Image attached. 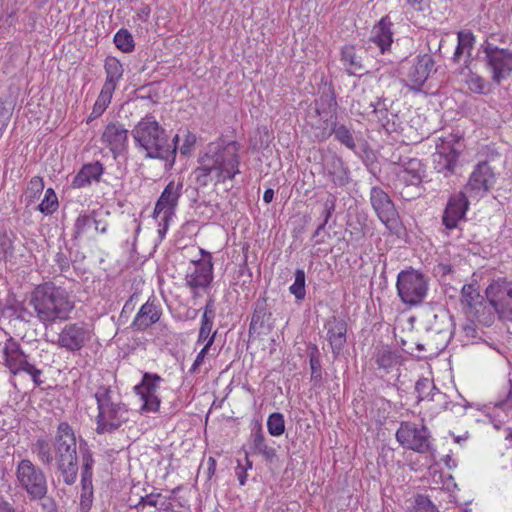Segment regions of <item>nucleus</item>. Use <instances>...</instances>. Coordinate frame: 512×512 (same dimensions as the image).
Segmentation results:
<instances>
[{"label":"nucleus","mask_w":512,"mask_h":512,"mask_svg":"<svg viewBox=\"0 0 512 512\" xmlns=\"http://www.w3.org/2000/svg\"><path fill=\"white\" fill-rule=\"evenodd\" d=\"M4 365L9 369L13 375L25 373L30 376L35 386H40L44 383L41 379L43 374L42 369L38 368L34 362L31 361L20 343L14 338L9 337L4 342L2 347Z\"/></svg>","instance_id":"nucleus-6"},{"label":"nucleus","mask_w":512,"mask_h":512,"mask_svg":"<svg viewBox=\"0 0 512 512\" xmlns=\"http://www.w3.org/2000/svg\"><path fill=\"white\" fill-rule=\"evenodd\" d=\"M370 201L380 221L391 229L397 222L398 215L389 195L380 187H372Z\"/></svg>","instance_id":"nucleus-23"},{"label":"nucleus","mask_w":512,"mask_h":512,"mask_svg":"<svg viewBox=\"0 0 512 512\" xmlns=\"http://www.w3.org/2000/svg\"><path fill=\"white\" fill-rule=\"evenodd\" d=\"M323 175L335 187H343L350 181V171L342 158L331 154L323 159Z\"/></svg>","instance_id":"nucleus-27"},{"label":"nucleus","mask_w":512,"mask_h":512,"mask_svg":"<svg viewBox=\"0 0 512 512\" xmlns=\"http://www.w3.org/2000/svg\"><path fill=\"white\" fill-rule=\"evenodd\" d=\"M114 43L124 53H130L135 48L133 36L127 29H120L116 32Z\"/></svg>","instance_id":"nucleus-42"},{"label":"nucleus","mask_w":512,"mask_h":512,"mask_svg":"<svg viewBox=\"0 0 512 512\" xmlns=\"http://www.w3.org/2000/svg\"><path fill=\"white\" fill-rule=\"evenodd\" d=\"M458 158L459 152L454 148L452 141L440 138L433 154L435 170L444 176L452 175L455 172Z\"/></svg>","instance_id":"nucleus-22"},{"label":"nucleus","mask_w":512,"mask_h":512,"mask_svg":"<svg viewBox=\"0 0 512 512\" xmlns=\"http://www.w3.org/2000/svg\"><path fill=\"white\" fill-rule=\"evenodd\" d=\"M93 226L97 232L105 234L108 230V224L102 220L93 219Z\"/></svg>","instance_id":"nucleus-61"},{"label":"nucleus","mask_w":512,"mask_h":512,"mask_svg":"<svg viewBox=\"0 0 512 512\" xmlns=\"http://www.w3.org/2000/svg\"><path fill=\"white\" fill-rule=\"evenodd\" d=\"M341 62L349 75L362 74L365 70L361 58L356 54L354 46H344L341 53Z\"/></svg>","instance_id":"nucleus-35"},{"label":"nucleus","mask_w":512,"mask_h":512,"mask_svg":"<svg viewBox=\"0 0 512 512\" xmlns=\"http://www.w3.org/2000/svg\"><path fill=\"white\" fill-rule=\"evenodd\" d=\"M59 207L58 197L52 188L45 191L44 198L37 206V209L45 216L52 215Z\"/></svg>","instance_id":"nucleus-41"},{"label":"nucleus","mask_w":512,"mask_h":512,"mask_svg":"<svg viewBox=\"0 0 512 512\" xmlns=\"http://www.w3.org/2000/svg\"><path fill=\"white\" fill-rule=\"evenodd\" d=\"M44 181L39 176H34L28 183L26 190L27 204L30 205L43 192Z\"/></svg>","instance_id":"nucleus-45"},{"label":"nucleus","mask_w":512,"mask_h":512,"mask_svg":"<svg viewBox=\"0 0 512 512\" xmlns=\"http://www.w3.org/2000/svg\"><path fill=\"white\" fill-rule=\"evenodd\" d=\"M129 131L120 122L107 124L101 135V142L110 150L114 159L128 151Z\"/></svg>","instance_id":"nucleus-21"},{"label":"nucleus","mask_w":512,"mask_h":512,"mask_svg":"<svg viewBox=\"0 0 512 512\" xmlns=\"http://www.w3.org/2000/svg\"><path fill=\"white\" fill-rule=\"evenodd\" d=\"M457 47L453 54V61L460 63L463 59L466 64L471 58V52L475 43V36L471 31L463 30L457 33Z\"/></svg>","instance_id":"nucleus-34"},{"label":"nucleus","mask_w":512,"mask_h":512,"mask_svg":"<svg viewBox=\"0 0 512 512\" xmlns=\"http://www.w3.org/2000/svg\"><path fill=\"white\" fill-rule=\"evenodd\" d=\"M162 377L156 373L144 372L142 380L134 387V391L139 396L142 405L140 412L142 414L157 413L160 409L161 400L158 396Z\"/></svg>","instance_id":"nucleus-16"},{"label":"nucleus","mask_w":512,"mask_h":512,"mask_svg":"<svg viewBox=\"0 0 512 512\" xmlns=\"http://www.w3.org/2000/svg\"><path fill=\"white\" fill-rule=\"evenodd\" d=\"M213 269L214 264L209 257L190 262L185 274V285L194 298L209 292L214 279Z\"/></svg>","instance_id":"nucleus-13"},{"label":"nucleus","mask_w":512,"mask_h":512,"mask_svg":"<svg viewBox=\"0 0 512 512\" xmlns=\"http://www.w3.org/2000/svg\"><path fill=\"white\" fill-rule=\"evenodd\" d=\"M373 360L377 365V369L384 374L391 373L401 364V356L388 346L377 347Z\"/></svg>","instance_id":"nucleus-32"},{"label":"nucleus","mask_w":512,"mask_h":512,"mask_svg":"<svg viewBox=\"0 0 512 512\" xmlns=\"http://www.w3.org/2000/svg\"><path fill=\"white\" fill-rule=\"evenodd\" d=\"M501 412H507V413L512 412V404L509 401H505V402H502L501 404H499L498 406H496V408L494 410L495 416L500 417Z\"/></svg>","instance_id":"nucleus-60"},{"label":"nucleus","mask_w":512,"mask_h":512,"mask_svg":"<svg viewBox=\"0 0 512 512\" xmlns=\"http://www.w3.org/2000/svg\"><path fill=\"white\" fill-rule=\"evenodd\" d=\"M93 219L87 214H80L74 223V237L81 238L85 236L93 226Z\"/></svg>","instance_id":"nucleus-46"},{"label":"nucleus","mask_w":512,"mask_h":512,"mask_svg":"<svg viewBox=\"0 0 512 512\" xmlns=\"http://www.w3.org/2000/svg\"><path fill=\"white\" fill-rule=\"evenodd\" d=\"M337 101L332 91L323 92L315 101V112L318 117L311 122L313 135L318 141H324L331 136L330 126L336 120Z\"/></svg>","instance_id":"nucleus-12"},{"label":"nucleus","mask_w":512,"mask_h":512,"mask_svg":"<svg viewBox=\"0 0 512 512\" xmlns=\"http://www.w3.org/2000/svg\"><path fill=\"white\" fill-rule=\"evenodd\" d=\"M179 488L171 490L170 495H163L162 493L152 492L144 497L136 505V508L141 512H152L154 509L157 512H172L174 494Z\"/></svg>","instance_id":"nucleus-29"},{"label":"nucleus","mask_w":512,"mask_h":512,"mask_svg":"<svg viewBox=\"0 0 512 512\" xmlns=\"http://www.w3.org/2000/svg\"><path fill=\"white\" fill-rule=\"evenodd\" d=\"M265 315H266L265 306L264 305L257 306V308L255 309L253 316H252L251 326L256 325L258 323L260 324V326H262L263 322H264Z\"/></svg>","instance_id":"nucleus-58"},{"label":"nucleus","mask_w":512,"mask_h":512,"mask_svg":"<svg viewBox=\"0 0 512 512\" xmlns=\"http://www.w3.org/2000/svg\"><path fill=\"white\" fill-rule=\"evenodd\" d=\"M253 467V462L249 459L248 454L245 455L243 460H237V466L235 468V475L241 486L247 482V472Z\"/></svg>","instance_id":"nucleus-48"},{"label":"nucleus","mask_w":512,"mask_h":512,"mask_svg":"<svg viewBox=\"0 0 512 512\" xmlns=\"http://www.w3.org/2000/svg\"><path fill=\"white\" fill-rule=\"evenodd\" d=\"M18 487L23 489L31 500H41L48 492V483L43 470L28 459L21 460L16 467Z\"/></svg>","instance_id":"nucleus-10"},{"label":"nucleus","mask_w":512,"mask_h":512,"mask_svg":"<svg viewBox=\"0 0 512 512\" xmlns=\"http://www.w3.org/2000/svg\"><path fill=\"white\" fill-rule=\"evenodd\" d=\"M105 171L103 164L99 161L84 164L72 180L73 188H85L93 182H100Z\"/></svg>","instance_id":"nucleus-30"},{"label":"nucleus","mask_w":512,"mask_h":512,"mask_svg":"<svg viewBox=\"0 0 512 512\" xmlns=\"http://www.w3.org/2000/svg\"><path fill=\"white\" fill-rule=\"evenodd\" d=\"M430 0H407V3L415 10L423 11L429 5Z\"/></svg>","instance_id":"nucleus-59"},{"label":"nucleus","mask_w":512,"mask_h":512,"mask_svg":"<svg viewBox=\"0 0 512 512\" xmlns=\"http://www.w3.org/2000/svg\"><path fill=\"white\" fill-rule=\"evenodd\" d=\"M436 389L435 385L428 379H420L416 382L415 390L418 394L419 401L429 399L431 393Z\"/></svg>","instance_id":"nucleus-50"},{"label":"nucleus","mask_w":512,"mask_h":512,"mask_svg":"<svg viewBox=\"0 0 512 512\" xmlns=\"http://www.w3.org/2000/svg\"><path fill=\"white\" fill-rule=\"evenodd\" d=\"M495 182L496 177L491 166L487 162H481L472 171L465 189L471 197L482 198L493 188Z\"/></svg>","instance_id":"nucleus-18"},{"label":"nucleus","mask_w":512,"mask_h":512,"mask_svg":"<svg viewBox=\"0 0 512 512\" xmlns=\"http://www.w3.org/2000/svg\"><path fill=\"white\" fill-rule=\"evenodd\" d=\"M240 148L237 141L222 138L209 143L204 153L199 156V165L193 172L196 184L206 187L213 178L216 183L233 180L240 174Z\"/></svg>","instance_id":"nucleus-1"},{"label":"nucleus","mask_w":512,"mask_h":512,"mask_svg":"<svg viewBox=\"0 0 512 512\" xmlns=\"http://www.w3.org/2000/svg\"><path fill=\"white\" fill-rule=\"evenodd\" d=\"M252 448L268 461L273 460L276 456V450L267 445L260 427L252 434Z\"/></svg>","instance_id":"nucleus-37"},{"label":"nucleus","mask_w":512,"mask_h":512,"mask_svg":"<svg viewBox=\"0 0 512 512\" xmlns=\"http://www.w3.org/2000/svg\"><path fill=\"white\" fill-rule=\"evenodd\" d=\"M105 81L94 103L88 122L100 117L111 103L112 96L123 78L122 63L113 56L106 57L104 61Z\"/></svg>","instance_id":"nucleus-9"},{"label":"nucleus","mask_w":512,"mask_h":512,"mask_svg":"<svg viewBox=\"0 0 512 512\" xmlns=\"http://www.w3.org/2000/svg\"><path fill=\"white\" fill-rule=\"evenodd\" d=\"M434 66V61L429 55L418 57L412 64L403 79L404 85L414 92H420Z\"/></svg>","instance_id":"nucleus-25"},{"label":"nucleus","mask_w":512,"mask_h":512,"mask_svg":"<svg viewBox=\"0 0 512 512\" xmlns=\"http://www.w3.org/2000/svg\"><path fill=\"white\" fill-rule=\"evenodd\" d=\"M94 335L93 327L86 322L65 325L58 335L57 344L70 352L81 350Z\"/></svg>","instance_id":"nucleus-17"},{"label":"nucleus","mask_w":512,"mask_h":512,"mask_svg":"<svg viewBox=\"0 0 512 512\" xmlns=\"http://www.w3.org/2000/svg\"><path fill=\"white\" fill-rule=\"evenodd\" d=\"M397 441L406 449L427 453L432 449L431 434L427 427L402 422L396 432Z\"/></svg>","instance_id":"nucleus-15"},{"label":"nucleus","mask_w":512,"mask_h":512,"mask_svg":"<svg viewBox=\"0 0 512 512\" xmlns=\"http://www.w3.org/2000/svg\"><path fill=\"white\" fill-rule=\"evenodd\" d=\"M163 314L162 306L155 296H151L136 313L131 328L135 331H145L156 324Z\"/></svg>","instance_id":"nucleus-26"},{"label":"nucleus","mask_w":512,"mask_h":512,"mask_svg":"<svg viewBox=\"0 0 512 512\" xmlns=\"http://www.w3.org/2000/svg\"><path fill=\"white\" fill-rule=\"evenodd\" d=\"M309 364L311 369V380L317 384L322 379V369L316 346H314L310 352Z\"/></svg>","instance_id":"nucleus-47"},{"label":"nucleus","mask_w":512,"mask_h":512,"mask_svg":"<svg viewBox=\"0 0 512 512\" xmlns=\"http://www.w3.org/2000/svg\"><path fill=\"white\" fill-rule=\"evenodd\" d=\"M410 512H439L431 500L423 495H418L415 498L414 504Z\"/></svg>","instance_id":"nucleus-51"},{"label":"nucleus","mask_w":512,"mask_h":512,"mask_svg":"<svg viewBox=\"0 0 512 512\" xmlns=\"http://www.w3.org/2000/svg\"><path fill=\"white\" fill-rule=\"evenodd\" d=\"M370 42L375 44L381 51L385 53L391 47L393 42L392 22L388 16H384L373 27L371 31Z\"/></svg>","instance_id":"nucleus-31"},{"label":"nucleus","mask_w":512,"mask_h":512,"mask_svg":"<svg viewBox=\"0 0 512 512\" xmlns=\"http://www.w3.org/2000/svg\"><path fill=\"white\" fill-rule=\"evenodd\" d=\"M29 305L35 317L45 326L67 320L75 308L72 293L52 282L38 285L31 293Z\"/></svg>","instance_id":"nucleus-3"},{"label":"nucleus","mask_w":512,"mask_h":512,"mask_svg":"<svg viewBox=\"0 0 512 512\" xmlns=\"http://www.w3.org/2000/svg\"><path fill=\"white\" fill-rule=\"evenodd\" d=\"M214 320V311L212 306V301H208L205 305L204 312L201 318V326L199 329V334L197 338V344L206 343L211 338L212 334L211 330L213 327Z\"/></svg>","instance_id":"nucleus-36"},{"label":"nucleus","mask_w":512,"mask_h":512,"mask_svg":"<svg viewBox=\"0 0 512 512\" xmlns=\"http://www.w3.org/2000/svg\"><path fill=\"white\" fill-rule=\"evenodd\" d=\"M484 62L491 80L500 84L512 76V51L486 42L483 45Z\"/></svg>","instance_id":"nucleus-11"},{"label":"nucleus","mask_w":512,"mask_h":512,"mask_svg":"<svg viewBox=\"0 0 512 512\" xmlns=\"http://www.w3.org/2000/svg\"><path fill=\"white\" fill-rule=\"evenodd\" d=\"M134 146L146 159H158L165 162L170 170L175 164V148L169 147V136L165 128L152 114L142 117L132 128Z\"/></svg>","instance_id":"nucleus-2"},{"label":"nucleus","mask_w":512,"mask_h":512,"mask_svg":"<svg viewBox=\"0 0 512 512\" xmlns=\"http://www.w3.org/2000/svg\"><path fill=\"white\" fill-rule=\"evenodd\" d=\"M0 512H15L14 508L7 502L0 503Z\"/></svg>","instance_id":"nucleus-64"},{"label":"nucleus","mask_w":512,"mask_h":512,"mask_svg":"<svg viewBox=\"0 0 512 512\" xmlns=\"http://www.w3.org/2000/svg\"><path fill=\"white\" fill-rule=\"evenodd\" d=\"M331 134L335 135L337 141L346 146L350 150H355L356 144L354 141V137L350 129L343 124H336L334 121L332 126H330Z\"/></svg>","instance_id":"nucleus-38"},{"label":"nucleus","mask_w":512,"mask_h":512,"mask_svg":"<svg viewBox=\"0 0 512 512\" xmlns=\"http://www.w3.org/2000/svg\"><path fill=\"white\" fill-rule=\"evenodd\" d=\"M396 289L400 300L405 305L418 306L427 296L429 280L425 274L409 268L398 273Z\"/></svg>","instance_id":"nucleus-7"},{"label":"nucleus","mask_w":512,"mask_h":512,"mask_svg":"<svg viewBox=\"0 0 512 512\" xmlns=\"http://www.w3.org/2000/svg\"><path fill=\"white\" fill-rule=\"evenodd\" d=\"M215 336H216V331L213 332L211 338L209 339L208 342H206L204 344V347L200 350V352L197 354L189 372L190 373H196L198 371V369L200 368V366L203 364L204 362V358L205 356L207 355L210 347L213 345L214 343V340H215Z\"/></svg>","instance_id":"nucleus-53"},{"label":"nucleus","mask_w":512,"mask_h":512,"mask_svg":"<svg viewBox=\"0 0 512 512\" xmlns=\"http://www.w3.org/2000/svg\"><path fill=\"white\" fill-rule=\"evenodd\" d=\"M425 172V166L420 159L409 158L403 160L395 170L397 177L394 184L395 189H398L400 185H419L425 176Z\"/></svg>","instance_id":"nucleus-24"},{"label":"nucleus","mask_w":512,"mask_h":512,"mask_svg":"<svg viewBox=\"0 0 512 512\" xmlns=\"http://www.w3.org/2000/svg\"><path fill=\"white\" fill-rule=\"evenodd\" d=\"M467 84L469 86V89L472 92L479 93V94L484 92L485 80L478 75L471 74L469 76V79H467Z\"/></svg>","instance_id":"nucleus-56"},{"label":"nucleus","mask_w":512,"mask_h":512,"mask_svg":"<svg viewBox=\"0 0 512 512\" xmlns=\"http://www.w3.org/2000/svg\"><path fill=\"white\" fill-rule=\"evenodd\" d=\"M482 300L478 289L473 284H465L462 287L461 302L467 307V313L478 321H481L479 311L482 307Z\"/></svg>","instance_id":"nucleus-33"},{"label":"nucleus","mask_w":512,"mask_h":512,"mask_svg":"<svg viewBox=\"0 0 512 512\" xmlns=\"http://www.w3.org/2000/svg\"><path fill=\"white\" fill-rule=\"evenodd\" d=\"M273 198H274V190L271 188L266 189L263 194V201L268 204V203L272 202Z\"/></svg>","instance_id":"nucleus-63"},{"label":"nucleus","mask_w":512,"mask_h":512,"mask_svg":"<svg viewBox=\"0 0 512 512\" xmlns=\"http://www.w3.org/2000/svg\"><path fill=\"white\" fill-rule=\"evenodd\" d=\"M428 401L432 402V409L436 411L446 410L449 408V400L445 393H442L437 388L431 393Z\"/></svg>","instance_id":"nucleus-52"},{"label":"nucleus","mask_w":512,"mask_h":512,"mask_svg":"<svg viewBox=\"0 0 512 512\" xmlns=\"http://www.w3.org/2000/svg\"><path fill=\"white\" fill-rule=\"evenodd\" d=\"M336 201L337 198L333 194H329L327 199L323 203V211H322V217L323 222L319 225V229H324L325 226L328 224L329 220L331 219L335 208H336Z\"/></svg>","instance_id":"nucleus-49"},{"label":"nucleus","mask_w":512,"mask_h":512,"mask_svg":"<svg viewBox=\"0 0 512 512\" xmlns=\"http://www.w3.org/2000/svg\"><path fill=\"white\" fill-rule=\"evenodd\" d=\"M56 467L63 478V482L71 486L78 476L77 443L74 430L67 422L59 423L55 435Z\"/></svg>","instance_id":"nucleus-5"},{"label":"nucleus","mask_w":512,"mask_h":512,"mask_svg":"<svg viewBox=\"0 0 512 512\" xmlns=\"http://www.w3.org/2000/svg\"><path fill=\"white\" fill-rule=\"evenodd\" d=\"M196 141H197L196 134L189 130H185L184 134H183V143L179 147L180 153L184 156L191 155V153L194 149V146L196 144Z\"/></svg>","instance_id":"nucleus-54"},{"label":"nucleus","mask_w":512,"mask_h":512,"mask_svg":"<svg viewBox=\"0 0 512 512\" xmlns=\"http://www.w3.org/2000/svg\"><path fill=\"white\" fill-rule=\"evenodd\" d=\"M267 429L271 436H281L285 431L284 416L278 412L270 414L267 419Z\"/></svg>","instance_id":"nucleus-43"},{"label":"nucleus","mask_w":512,"mask_h":512,"mask_svg":"<svg viewBox=\"0 0 512 512\" xmlns=\"http://www.w3.org/2000/svg\"><path fill=\"white\" fill-rule=\"evenodd\" d=\"M469 200L465 192L459 191L449 196L442 215V224L447 230L458 227L460 221L464 220L469 209Z\"/></svg>","instance_id":"nucleus-20"},{"label":"nucleus","mask_w":512,"mask_h":512,"mask_svg":"<svg viewBox=\"0 0 512 512\" xmlns=\"http://www.w3.org/2000/svg\"><path fill=\"white\" fill-rule=\"evenodd\" d=\"M16 235L6 230H0V261H7L14 256V241Z\"/></svg>","instance_id":"nucleus-39"},{"label":"nucleus","mask_w":512,"mask_h":512,"mask_svg":"<svg viewBox=\"0 0 512 512\" xmlns=\"http://www.w3.org/2000/svg\"><path fill=\"white\" fill-rule=\"evenodd\" d=\"M305 281L306 276L304 270L297 269L295 271L294 283L289 287L290 293L293 294L297 300H303L305 298Z\"/></svg>","instance_id":"nucleus-44"},{"label":"nucleus","mask_w":512,"mask_h":512,"mask_svg":"<svg viewBox=\"0 0 512 512\" xmlns=\"http://www.w3.org/2000/svg\"><path fill=\"white\" fill-rule=\"evenodd\" d=\"M207 464V474L208 478L210 479L215 474L216 471V460L213 457H209Z\"/></svg>","instance_id":"nucleus-62"},{"label":"nucleus","mask_w":512,"mask_h":512,"mask_svg":"<svg viewBox=\"0 0 512 512\" xmlns=\"http://www.w3.org/2000/svg\"><path fill=\"white\" fill-rule=\"evenodd\" d=\"M326 340L328 341L334 357H338L346 344L347 323L338 317L329 318L325 324Z\"/></svg>","instance_id":"nucleus-28"},{"label":"nucleus","mask_w":512,"mask_h":512,"mask_svg":"<svg viewBox=\"0 0 512 512\" xmlns=\"http://www.w3.org/2000/svg\"><path fill=\"white\" fill-rule=\"evenodd\" d=\"M32 451L37 455L39 461L44 465H50L53 460L51 446L48 440L39 438L32 446Z\"/></svg>","instance_id":"nucleus-40"},{"label":"nucleus","mask_w":512,"mask_h":512,"mask_svg":"<svg viewBox=\"0 0 512 512\" xmlns=\"http://www.w3.org/2000/svg\"><path fill=\"white\" fill-rule=\"evenodd\" d=\"M81 495H80V510L81 512H89L93 502V467L95 460L93 453L90 449L81 448Z\"/></svg>","instance_id":"nucleus-19"},{"label":"nucleus","mask_w":512,"mask_h":512,"mask_svg":"<svg viewBox=\"0 0 512 512\" xmlns=\"http://www.w3.org/2000/svg\"><path fill=\"white\" fill-rule=\"evenodd\" d=\"M12 117V109L7 108L4 101L0 99V139L3 137Z\"/></svg>","instance_id":"nucleus-55"},{"label":"nucleus","mask_w":512,"mask_h":512,"mask_svg":"<svg viewBox=\"0 0 512 512\" xmlns=\"http://www.w3.org/2000/svg\"><path fill=\"white\" fill-rule=\"evenodd\" d=\"M183 194V181L171 180L163 189L155 203L153 217L158 219V233L164 237L167 233L170 221L176 214L179 199Z\"/></svg>","instance_id":"nucleus-8"},{"label":"nucleus","mask_w":512,"mask_h":512,"mask_svg":"<svg viewBox=\"0 0 512 512\" xmlns=\"http://www.w3.org/2000/svg\"><path fill=\"white\" fill-rule=\"evenodd\" d=\"M486 298L501 319L512 321V281L506 277L491 280Z\"/></svg>","instance_id":"nucleus-14"},{"label":"nucleus","mask_w":512,"mask_h":512,"mask_svg":"<svg viewBox=\"0 0 512 512\" xmlns=\"http://www.w3.org/2000/svg\"><path fill=\"white\" fill-rule=\"evenodd\" d=\"M94 397L97 402L96 431L111 433L128 420V408L110 386H100Z\"/></svg>","instance_id":"nucleus-4"},{"label":"nucleus","mask_w":512,"mask_h":512,"mask_svg":"<svg viewBox=\"0 0 512 512\" xmlns=\"http://www.w3.org/2000/svg\"><path fill=\"white\" fill-rule=\"evenodd\" d=\"M151 9L147 4L142 3L135 9V19L141 22H147L150 18Z\"/></svg>","instance_id":"nucleus-57"}]
</instances>
